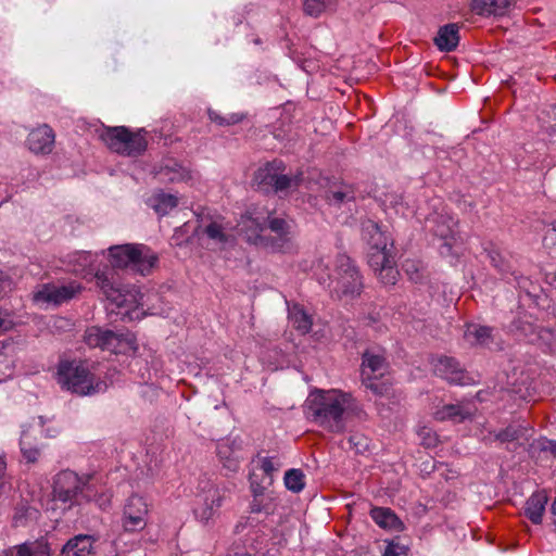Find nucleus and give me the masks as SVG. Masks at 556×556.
I'll use <instances>...</instances> for the list:
<instances>
[{"mask_svg": "<svg viewBox=\"0 0 556 556\" xmlns=\"http://www.w3.org/2000/svg\"><path fill=\"white\" fill-rule=\"evenodd\" d=\"M353 406L351 394L340 390H315L304 404L306 418L316 426L340 433L345 429V417Z\"/></svg>", "mask_w": 556, "mask_h": 556, "instance_id": "obj_1", "label": "nucleus"}, {"mask_svg": "<svg viewBox=\"0 0 556 556\" xmlns=\"http://www.w3.org/2000/svg\"><path fill=\"white\" fill-rule=\"evenodd\" d=\"M96 283L108 301V311L121 320H140L147 315L143 294L136 286L118 283L115 271H97Z\"/></svg>", "mask_w": 556, "mask_h": 556, "instance_id": "obj_2", "label": "nucleus"}, {"mask_svg": "<svg viewBox=\"0 0 556 556\" xmlns=\"http://www.w3.org/2000/svg\"><path fill=\"white\" fill-rule=\"evenodd\" d=\"M58 382L62 389L80 396L104 393L112 383L106 377L96 375L87 363L80 361H61L58 366Z\"/></svg>", "mask_w": 556, "mask_h": 556, "instance_id": "obj_3", "label": "nucleus"}, {"mask_svg": "<svg viewBox=\"0 0 556 556\" xmlns=\"http://www.w3.org/2000/svg\"><path fill=\"white\" fill-rule=\"evenodd\" d=\"M112 268H130L131 270L146 276L156 265L157 256L144 244L126 243L112 245L108 249Z\"/></svg>", "mask_w": 556, "mask_h": 556, "instance_id": "obj_4", "label": "nucleus"}, {"mask_svg": "<svg viewBox=\"0 0 556 556\" xmlns=\"http://www.w3.org/2000/svg\"><path fill=\"white\" fill-rule=\"evenodd\" d=\"M315 275L320 285L331 288L339 296L354 298L361 293L363 288L361 275L353 264L352 260L346 255H340L336 262L337 276L332 279L330 276H323L318 274V269L326 267L324 260L316 262Z\"/></svg>", "mask_w": 556, "mask_h": 556, "instance_id": "obj_5", "label": "nucleus"}, {"mask_svg": "<svg viewBox=\"0 0 556 556\" xmlns=\"http://www.w3.org/2000/svg\"><path fill=\"white\" fill-rule=\"evenodd\" d=\"M92 492V479L89 476H79L73 470H62L55 475L52 484L54 501L64 504L81 505L90 502Z\"/></svg>", "mask_w": 556, "mask_h": 556, "instance_id": "obj_6", "label": "nucleus"}, {"mask_svg": "<svg viewBox=\"0 0 556 556\" xmlns=\"http://www.w3.org/2000/svg\"><path fill=\"white\" fill-rule=\"evenodd\" d=\"M84 341L90 348H99L114 354L132 355L138 350L137 339L131 332H114L96 326L85 331Z\"/></svg>", "mask_w": 556, "mask_h": 556, "instance_id": "obj_7", "label": "nucleus"}, {"mask_svg": "<svg viewBox=\"0 0 556 556\" xmlns=\"http://www.w3.org/2000/svg\"><path fill=\"white\" fill-rule=\"evenodd\" d=\"M143 129L131 132L124 126L105 129L102 139L114 152L125 156H138L142 154L148 146Z\"/></svg>", "mask_w": 556, "mask_h": 556, "instance_id": "obj_8", "label": "nucleus"}, {"mask_svg": "<svg viewBox=\"0 0 556 556\" xmlns=\"http://www.w3.org/2000/svg\"><path fill=\"white\" fill-rule=\"evenodd\" d=\"M427 228L433 232L442 242L439 244V251L442 256L456 254L453 248L457 244V222L447 212H434L426 218Z\"/></svg>", "mask_w": 556, "mask_h": 556, "instance_id": "obj_9", "label": "nucleus"}, {"mask_svg": "<svg viewBox=\"0 0 556 556\" xmlns=\"http://www.w3.org/2000/svg\"><path fill=\"white\" fill-rule=\"evenodd\" d=\"M388 372V364L381 354L367 351L363 355L362 377L366 388L376 394H384L388 392V384L379 382Z\"/></svg>", "mask_w": 556, "mask_h": 556, "instance_id": "obj_10", "label": "nucleus"}, {"mask_svg": "<svg viewBox=\"0 0 556 556\" xmlns=\"http://www.w3.org/2000/svg\"><path fill=\"white\" fill-rule=\"evenodd\" d=\"M149 503L143 496L130 495L124 505L122 527L126 532H137L146 528L148 523Z\"/></svg>", "mask_w": 556, "mask_h": 556, "instance_id": "obj_11", "label": "nucleus"}, {"mask_svg": "<svg viewBox=\"0 0 556 556\" xmlns=\"http://www.w3.org/2000/svg\"><path fill=\"white\" fill-rule=\"evenodd\" d=\"M224 500V490L207 483L195 497V506L193 509L195 518L202 523H207L216 516Z\"/></svg>", "mask_w": 556, "mask_h": 556, "instance_id": "obj_12", "label": "nucleus"}, {"mask_svg": "<svg viewBox=\"0 0 556 556\" xmlns=\"http://www.w3.org/2000/svg\"><path fill=\"white\" fill-rule=\"evenodd\" d=\"M81 287L77 282H70L67 285H42L33 293V301L40 307H47L50 304L59 305L65 301L73 299L79 293Z\"/></svg>", "mask_w": 556, "mask_h": 556, "instance_id": "obj_13", "label": "nucleus"}, {"mask_svg": "<svg viewBox=\"0 0 556 556\" xmlns=\"http://www.w3.org/2000/svg\"><path fill=\"white\" fill-rule=\"evenodd\" d=\"M269 211L265 208L248 211L238 223L237 231L251 243L267 244L262 232L266 229Z\"/></svg>", "mask_w": 556, "mask_h": 556, "instance_id": "obj_14", "label": "nucleus"}, {"mask_svg": "<svg viewBox=\"0 0 556 556\" xmlns=\"http://www.w3.org/2000/svg\"><path fill=\"white\" fill-rule=\"evenodd\" d=\"M281 162H273L260 168L255 179L260 185L271 186L276 192L291 190L299 186L300 176H289L278 173Z\"/></svg>", "mask_w": 556, "mask_h": 556, "instance_id": "obj_15", "label": "nucleus"}, {"mask_svg": "<svg viewBox=\"0 0 556 556\" xmlns=\"http://www.w3.org/2000/svg\"><path fill=\"white\" fill-rule=\"evenodd\" d=\"M434 372L437 376L453 384L468 386L475 383V379L452 357H440L434 364Z\"/></svg>", "mask_w": 556, "mask_h": 556, "instance_id": "obj_16", "label": "nucleus"}, {"mask_svg": "<svg viewBox=\"0 0 556 556\" xmlns=\"http://www.w3.org/2000/svg\"><path fill=\"white\" fill-rule=\"evenodd\" d=\"M362 236L369 248L368 256L377 252H390L388 249L390 239L375 220L366 219L362 223Z\"/></svg>", "mask_w": 556, "mask_h": 556, "instance_id": "obj_17", "label": "nucleus"}, {"mask_svg": "<svg viewBox=\"0 0 556 556\" xmlns=\"http://www.w3.org/2000/svg\"><path fill=\"white\" fill-rule=\"evenodd\" d=\"M266 227H268L277 236L276 241L271 244L273 250L282 252L288 251L290 249L291 239L294 236L293 220L273 217L269 214Z\"/></svg>", "mask_w": 556, "mask_h": 556, "instance_id": "obj_18", "label": "nucleus"}, {"mask_svg": "<svg viewBox=\"0 0 556 556\" xmlns=\"http://www.w3.org/2000/svg\"><path fill=\"white\" fill-rule=\"evenodd\" d=\"M104 252L91 253L87 251H78L70 255V265L71 270L77 275L88 276L91 275L96 278L97 271H113V269H109L105 267L104 269L99 268L96 264L98 263V258L103 256Z\"/></svg>", "mask_w": 556, "mask_h": 556, "instance_id": "obj_19", "label": "nucleus"}, {"mask_svg": "<svg viewBox=\"0 0 556 556\" xmlns=\"http://www.w3.org/2000/svg\"><path fill=\"white\" fill-rule=\"evenodd\" d=\"M368 264L377 273L382 283L395 285L399 271L394 267V261L390 252H377L376 254H370Z\"/></svg>", "mask_w": 556, "mask_h": 556, "instance_id": "obj_20", "label": "nucleus"}, {"mask_svg": "<svg viewBox=\"0 0 556 556\" xmlns=\"http://www.w3.org/2000/svg\"><path fill=\"white\" fill-rule=\"evenodd\" d=\"M488 257L492 266L502 275L508 282H516L519 288L526 289L527 279L518 276L513 266L511 257H507L501 251L491 249L488 251Z\"/></svg>", "mask_w": 556, "mask_h": 556, "instance_id": "obj_21", "label": "nucleus"}, {"mask_svg": "<svg viewBox=\"0 0 556 556\" xmlns=\"http://www.w3.org/2000/svg\"><path fill=\"white\" fill-rule=\"evenodd\" d=\"M154 176L161 182H180L191 178L190 170L174 159L163 160L155 168Z\"/></svg>", "mask_w": 556, "mask_h": 556, "instance_id": "obj_22", "label": "nucleus"}, {"mask_svg": "<svg viewBox=\"0 0 556 556\" xmlns=\"http://www.w3.org/2000/svg\"><path fill=\"white\" fill-rule=\"evenodd\" d=\"M28 149L35 154H48L54 146V132L48 125L33 129L27 137Z\"/></svg>", "mask_w": 556, "mask_h": 556, "instance_id": "obj_23", "label": "nucleus"}, {"mask_svg": "<svg viewBox=\"0 0 556 556\" xmlns=\"http://www.w3.org/2000/svg\"><path fill=\"white\" fill-rule=\"evenodd\" d=\"M97 539L89 534H78L70 539L62 548V556H88L93 551Z\"/></svg>", "mask_w": 556, "mask_h": 556, "instance_id": "obj_24", "label": "nucleus"}, {"mask_svg": "<svg viewBox=\"0 0 556 556\" xmlns=\"http://www.w3.org/2000/svg\"><path fill=\"white\" fill-rule=\"evenodd\" d=\"M147 204L156 214L164 216L178 205V197L163 190H156L147 199Z\"/></svg>", "mask_w": 556, "mask_h": 556, "instance_id": "obj_25", "label": "nucleus"}, {"mask_svg": "<svg viewBox=\"0 0 556 556\" xmlns=\"http://www.w3.org/2000/svg\"><path fill=\"white\" fill-rule=\"evenodd\" d=\"M370 517L382 529L391 531H402L404 529L403 522L391 508L374 507L370 510Z\"/></svg>", "mask_w": 556, "mask_h": 556, "instance_id": "obj_26", "label": "nucleus"}, {"mask_svg": "<svg viewBox=\"0 0 556 556\" xmlns=\"http://www.w3.org/2000/svg\"><path fill=\"white\" fill-rule=\"evenodd\" d=\"M514 0H472L471 10L479 15H504Z\"/></svg>", "mask_w": 556, "mask_h": 556, "instance_id": "obj_27", "label": "nucleus"}, {"mask_svg": "<svg viewBox=\"0 0 556 556\" xmlns=\"http://www.w3.org/2000/svg\"><path fill=\"white\" fill-rule=\"evenodd\" d=\"M475 413V408L469 404H450L434 413L438 420L452 419L454 421H463L470 418Z\"/></svg>", "mask_w": 556, "mask_h": 556, "instance_id": "obj_28", "label": "nucleus"}, {"mask_svg": "<svg viewBox=\"0 0 556 556\" xmlns=\"http://www.w3.org/2000/svg\"><path fill=\"white\" fill-rule=\"evenodd\" d=\"M547 496L544 492L533 493L526 502L525 514L532 523L539 525L545 511Z\"/></svg>", "mask_w": 556, "mask_h": 556, "instance_id": "obj_29", "label": "nucleus"}, {"mask_svg": "<svg viewBox=\"0 0 556 556\" xmlns=\"http://www.w3.org/2000/svg\"><path fill=\"white\" fill-rule=\"evenodd\" d=\"M459 27L457 24H447L442 26L434 39V42L441 51H453L459 41Z\"/></svg>", "mask_w": 556, "mask_h": 556, "instance_id": "obj_30", "label": "nucleus"}, {"mask_svg": "<svg viewBox=\"0 0 556 556\" xmlns=\"http://www.w3.org/2000/svg\"><path fill=\"white\" fill-rule=\"evenodd\" d=\"M543 330V327L534 324L528 316L520 317L518 320L514 321L510 327V331L514 332L518 338L536 345L539 344V341L532 340L531 336L532 333L541 334Z\"/></svg>", "mask_w": 556, "mask_h": 556, "instance_id": "obj_31", "label": "nucleus"}, {"mask_svg": "<svg viewBox=\"0 0 556 556\" xmlns=\"http://www.w3.org/2000/svg\"><path fill=\"white\" fill-rule=\"evenodd\" d=\"M4 556H51L50 548L45 542L23 543L4 552Z\"/></svg>", "mask_w": 556, "mask_h": 556, "instance_id": "obj_32", "label": "nucleus"}, {"mask_svg": "<svg viewBox=\"0 0 556 556\" xmlns=\"http://www.w3.org/2000/svg\"><path fill=\"white\" fill-rule=\"evenodd\" d=\"M217 455L224 467L230 471L239 468V450L235 448V442L225 441L217 445Z\"/></svg>", "mask_w": 556, "mask_h": 556, "instance_id": "obj_33", "label": "nucleus"}, {"mask_svg": "<svg viewBox=\"0 0 556 556\" xmlns=\"http://www.w3.org/2000/svg\"><path fill=\"white\" fill-rule=\"evenodd\" d=\"M491 332L490 327L469 324L466 326L464 338L471 345H486L491 339Z\"/></svg>", "mask_w": 556, "mask_h": 556, "instance_id": "obj_34", "label": "nucleus"}, {"mask_svg": "<svg viewBox=\"0 0 556 556\" xmlns=\"http://www.w3.org/2000/svg\"><path fill=\"white\" fill-rule=\"evenodd\" d=\"M289 321L298 331L306 333L311 330L312 318L299 304L289 306Z\"/></svg>", "mask_w": 556, "mask_h": 556, "instance_id": "obj_35", "label": "nucleus"}, {"mask_svg": "<svg viewBox=\"0 0 556 556\" xmlns=\"http://www.w3.org/2000/svg\"><path fill=\"white\" fill-rule=\"evenodd\" d=\"M277 497L273 492L252 498L250 503V510L254 514L264 513L266 515L273 514L276 509Z\"/></svg>", "mask_w": 556, "mask_h": 556, "instance_id": "obj_36", "label": "nucleus"}, {"mask_svg": "<svg viewBox=\"0 0 556 556\" xmlns=\"http://www.w3.org/2000/svg\"><path fill=\"white\" fill-rule=\"evenodd\" d=\"M531 339L539 341L538 346L543 351L556 355V327L544 328L541 334L532 333Z\"/></svg>", "mask_w": 556, "mask_h": 556, "instance_id": "obj_37", "label": "nucleus"}, {"mask_svg": "<svg viewBox=\"0 0 556 556\" xmlns=\"http://www.w3.org/2000/svg\"><path fill=\"white\" fill-rule=\"evenodd\" d=\"M285 485L286 488L293 492L299 493L305 486V476L300 469H290L285 473Z\"/></svg>", "mask_w": 556, "mask_h": 556, "instance_id": "obj_38", "label": "nucleus"}, {"mask_svg": "<svg viewBox=\"0 0 556 556\" xmlns=\"http://www.w3.org/2000/svg\"><path fill=\"white\" fill-rule=\"evenodd\" d=\"M327 200L331 205H341L354 200V192L351 188L344 186L336 190H330Z\"/></svg>", "mask_w": 556, "mask_h": 556, "instance_id": "obj_39", "label": "nucleus"}, {"mask_svg": "<svg viewBox=\"0 0 556 556\" xmlns=\"http://www.w3.org/2000/svg\"><path fill=\"white\" fill-rule=\"evenodd\" d=\"M516 375V372L514 374ZM501 390H505L519 399L526 400L528 396V388L526 386V379L520 381L515 376H507V383L501 387Z\"/></svg>", "mask_w": 556, "mask_h": 556, "instance_id": "obj_40", "label": "nucleus"}, {"mask_svg": "<svg viewBox=\"0 0 556 556\" xmlns=\"http://www.w3.org/2000/svg\"><path fill=\"white\" fill-rule=\"evenodd\" d=\"M282 464L277 457H263L261 459V469L265 475L266 483L269 485L274 481V475L279 471Z\"/></svg>", "mask_w": 556, "mask_h": 556, "instance_id": "obj_41", "label": "nucleus"}, {"mask_svg": "<svg viewBox=\"0 0 556 556\" xmlns=\"http://www.w3.org/2000/svg\"><path fill=\"white\" fill-rule=\"evenodd\" d=\"M20 445L22 454L28 463H35L38 459L40 452L29 441V435L26 430H23L22 432Z\"/></svg>", "mask_w": 556, "mask_h": 556, "instance_id": "obj_42", "label": "nucleus"}, {"mask_svg": "<svg viewBox=\"0 0 556 556\" xmlns=\"http://www.w3.org/2000/svg\"><path fill=\"white\" fill-rule=\"evenodd\" d=\"M304 12L311 16H318L329 9L334 0H303Z\"/></svg>", "mask_w": 556, "mask_h": 556, "instance_id": "obj_43", "label": "nucleus"}, {"mask_svg": "<svg viewBox=\"0 0 556 556\" xmlns=\"http://www.w3.org/2000/svg\"><path fill=\"white\" fill-rule=\"evenodd\" d=\"M208 116L212 122H214L220 126L235 125V124L240 123L244 118V115L241 113H229V114L223 116L218 112H215L212 110L208 111Z\"/></svg>", "mask_w": 556, "mask_h": 556, "instance_id": "obj_44", "label": "nucleus"}, {"mask_svg": "<svg viewBox=\"0 0 556 556\" xmlns=\"http://www.w3.org/2000/svg\"><path fill=\"white\" fill-rule=\"evenodd\" d=\"M519 438V430L514 427H507L506 429L496 432L494 434L490 433L489 437H486L485 441H500L502 443L505 442H511Z\"/></svg>", "mask_w": 556, "mask_h": 556, "instance_id": "obj_45", "label": "nucleus"}, {"mask_svg": "<svg viewBox=\"0 0 556 556\" xmlns=\"http://www.w3.org/2000/svg\"><path fill=\"white\" fill-rule=\"evenodd\" d=\"M17 345L12 340H3L0 341V356H3L8 359V367H13L15 363V357L17 354Z\"/></svg>", "mask_w": 556, "mask_h": 556, "instance_id": "obj_46", "label": "nucleus"}, {"mask_svg": "<svg viewBox=\"0 0 556 556\" xmlns=\"http://www.w3.org/2000/svg\"><path fill=\"white\" fill-rule=\"evenodd\" d=\"M383 556H407L408 547L395 540L386 541Z\"/></svg>", "mask_w": 556, "mask_h": 556, "instance_id": "obj_47", "label": "nucleus"}, {"mask_svg": "<svg viewBox=\"0 0 556 556\" xmlns=\"http://www.w3.org/2000/svg\"><path fill=\"white\" fill-rule=\"evenodd\" d=\"M90 501H94L100 509L106 510L111 506L112 493L109 491L98 493L94 484L92 483V492H91Z\"/></svg>", "mask_w": 556, "mask_h": 556, "instance_id": "obj_48", "label": "nucleus"}, {"mask_svg": "<svg viewBox=\"0 0 556 556\" xmlns=\"http://www.w3.org/2000/svg\"><path fill=\"white\" fill-rule=\"evenodd\" d=\"M205 232L213 240L228 242L229 236L224 232V229L217 223H211L206 227Z\"/></svg>", "mask_w": 556, "mask_h": 556, "instance_id": "obj_49", "label": "nucleus"}, {"mask_svg": "<svg viewBox=\"0 0 556 556\" xmlns=\"http://www.w3.org/2000/svg\"><path fill=\"white\" fill-rule=\"evenodd\" d=\"M543 244L546 249L552 250L556 247V222L552 223L546 229L543 237Z\"/></svg>", "mask_w": 556, "mask_h": 556, "instance_id": "obj_50", "label": "nucleus"}, {"mask_svg": "<svg viewBox=\"0 0 556 556\" xmlns=\"http://www.w3.org/2000/svg\"><path fill=\"white\" fill-rule=\"evenodd\" d=\"M404 270L408 275L409 279L414 282H418L422 275L419 273L417 263L414 261H406L404 264Z\"/></svg>", "mask_w": 556, "mask_h": 556, "instance_id": "obj_51", "label": "nucleus"}, {"mask_svg": "<svg viewBox=\"0 0 556 556\" xmlns=\"http://www.w3.org/2000/svg\"><path fill=\"white\" fill-rule=\"evenodd\" d=\"M538 447L544 453H549L556 457V441L543 439L538 442Z\"/></svg>", "mask_w": 556, "mask_h": 556, "instance_id": "obj_52", "label": "nucleus"}, {"mask_svg": "<svg viewBox=\"0 0 556 556\" xmlns=\"http://www.w3.org/2000/svg\"><path fill=\"white\" fill-rule=\"evenodd\" d=\"M12 321L10 319V313L7 309L0 307V332L11 330Z\"/></svg>", "mask_w": 556, "mask_h": 556, "instance_id": "obj_53", "label": "nucleus"}, {"mask_svg": "<svg viewBox=\"0 0 556 556\" xmlns=\"http://www.w3.org/2000/svg\"><path fill=\"white\" fill-rule=\"evenodd\" d=\"M250 489L252 493V498H255L267 493L265 486L257 483L253 479H251Z\"/></svg>", "mask_w": 556, "mask_h": 556, "instance_id": "obj_54", "label": "nucleus"}, {"mask_svg": "<svg viewBox=\"0 0 556 556\" xmlns=\"http://www.w3.org/2000/svg\"><path fill=\"white\" fill-rule=\"evenodd\" d=\"M364 439L358 437V435H351L350 439H349V442L351 445H354L356 447V451L359 452L361 448L359 446H365L366 444H363L361 441H363Z\"/></svg>", "mask_w": 556, "mask_h": 556, "instance_id": "obj_55", "label": "nucleus"}, {"mask_svg": "<svg viewBox=\"0 0 556 556\" xmlns=\"http://www.w3.org/2000/svg\"><path fill=\"white\" fill-rule=\"evenodd\" d=\"M7 471V458L4 453H0V481L3 479Z\"/></svg>", "mask_w": 556, "mask_h": 556, "instance_id": "obj_56", "label": "nucleus"}, {"mask_svg": "<svg viewBox=\"0 0 556 556\" xmlns=\"http://www.w3.org/2000/svg\"><path fill=\"white\" fill-rule=\"evenodd\" d=\"M8 285L9 282L2 278V274L0 273V294L4 291V288Z\"/></svg>", "mask_w": 556, "mask_h": 556, "instance_id": "obj_57", "label": "nucleus"}, {"mask_svg": "<svg viewBox=\"0 0 556 556\" xmlns=\"http://www.w3.org/2000/svg\"><path fill=\"white\" fill-rule=\"evenodd\" d=\"M141 378H142L143 382H146V383L149 382L151 380L150 371H147V374L146 372L141 374Z\"/></svg>", "mask_w": 556, "mask_h": 556, "instance_id": "obj_58", "label": "nucleus"}, {"mask_svg": "<svg viewBox=\"0 0 556 556\" xmlns=\"http://www.w3.org/2000/svg\"><path fill=\"white\" fill-rule=\"evenodd\" d=\"M547 279H548V282L556 288V274H554L553 276L547 275Z\"/></svg>", "mask_w": 556, "mask_h": 556, "instance_id": "obj_59", "label": "nucleus"}, {"mask_svg": "<svg viewBox=\"0 0 556 556\" xmlns=\"http://www.w3.org/2000/svg\"><path fill=\"white\" fill-rule=\"evenodd\" d=\"M38 420H39V425L42 426V417H38Z\"/></svg>", "mask_w": 556, "mask_h": 556, "instance_id": "obj_60", "label": "nucleus"}, {"mask_svg": "<svg viewBox=\"0 0 556 556\" xmlns=\"http://www.w3.org/2000/svg\"><path fill=\"white\" fill-rule=\"evenodd\" d=\"M236 556H250V554H240V555H236Z\"/></svg>", "mask_w": 556, "mask_h": 556, "instance_id": "obj_61", "label": "nucleus"}]
</instances>
